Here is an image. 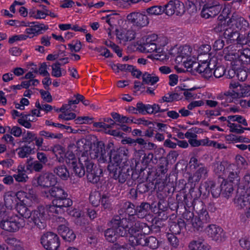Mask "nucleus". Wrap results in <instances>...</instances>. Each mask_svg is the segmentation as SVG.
<instances>
[{
  "label": "nucleus",
  "mask_w": 250,
  "mask_h": 250,
  "mask_svg": "<svg viewBox=\"0 0 250 250\" xmlns=\"http://www.w3.org/2000/svg\"><path fill=\"white\" fill-rule=\"evenodd\" d=\"M169 230L170 234L175 235L180 234L183 233L185 230H188V227L186 226V223L182 219L179 218L176 221H171L169 223Z\"/></svg>",
  "instance_id": "393cba45"
},
{
  "label": "nucleus",
  "mask_w": 250,
  "mask_h": 250,
  "mask_svg": "<svg viewBox=\"0 0 250 250\" xmlns=\"http://www.w3.org/2000/svg\"><path fill=\"white\" fill-rule=\"evenodd\" d=\"M146 12L151 15H159L164 12V7L160 5H155L148 8Z\"/></svg>",
  "instance_id": "603ef678"
},
{
  "label": "nucleus",
  "mask_w": 250,
  "mask_h": 250,
  "mask_svg": "<svg viewBox=\"0 0 250 250\" xmlns=\"http://www.w3.org/2000/svg\"><path fill=\"white\" fill-rule=\"evenodd\" d=\"M61 66V63L59 62H56L52 65L51 75L53 77L59 78L62 76Z\"/></svg>",
  "instance_id": "5fc2aeb1"
},
{
  "label": "nucleus",
  "mask_w": 250,
  "mask_h": 250,
  "mask_svg": "<svg viewBox=\"0 0 250 250\" xmlns=\"http://www.w3.org/2000/svg\"><path fill=\"white\" fill-rule=\"evenodd\" d=\"M4 205L9 209H12L15 208L19 202H17L13 193H7L4 196Z\"/></svg>",
  "instance_id": "a19ab883"
},
{
  "label": "nucleus",
  "mask_w": 250,
  "mask_h": 250,
  "mask_svg": "<svg viewBox=\"0 0 250 250\" xmlns=\"http://www.w3.org/2000/svg\"><path fill=\"white\" fill-rule=\"evenodd\" d=\"M137 109L138 114L143 115H150V104H145L142 102H139L137 103Z\"/></svg>",
  "instance_id": "de8ad7c7"
},
{
  "label": "nucleus",
  "mask_w": 250,
  "mask_h": 250,
  "mask_svg": "<svg viewBox=\"0 0 250 250\" xmlns=\"http://www.w3.org/2000/svg\"><path fill=\"white\" fill-rule=\"evenodd\" d=\"M116 14H110L102 18L103 20L110 26H113L116 22Z\"/></svg>",
  "instance_id": "69168bd1"
},
{
  "label": "nucleus",
  "mask_w": 250,
  "mask_h": 250,
  "mask_svg": "<svg viewBox=\"0 0 250 250\" xmlns=\"http://www.w3.org/2000/svg\"><path fill=\"white\" fill-rule=\"evenodd\" d=\"M118 217L114 216L110 221L111 228L104 231L105 239L109 242H115L119 237L128 238L127 229L120 223Z\"/></svg>",
  "instance_id": "39448f33"
},
{
  "label": "nucleus",
  "mask_w": 250,
  "mask_h": 250,
  "mask_svg": "<svg viewBox=\"0 0 250 250\" xmlns=\"http://www.w3.org/2000/svg\"><path fill=\"white\" fill-rule=\"evenodd\" d=\"M53 152L58 161L60 163L65 161L69 168L78 161L73 152L68 151L64 153L62 148L60 146L55 147Z\"/></svg>",
  "instance_id": "4468645a"
},
{
  "label": "nucleus",
  "mask_w": 250,
  "mask_h": 250,
  "mask_svg": "<svg viewBox=\"0 0 250 250\" xmlns=\"http://www.w3.org/2000/svg\"><path fill=\"white\" fill-rule=\"evenodd\" d=\"M240 51H238V62L241 63H247L250 61V48H242Z\"/></svg>",
  "instance_id": "37998d69"
},
{
  "label": "nucleus",
  "mask_w": 250,
  "mask_h": 250,
  "mask_svg": "<svg viewBox=\"0 0 250 250\" xmlns=\"http://www.w3.org/2000/svg\"><path fill=\"white\" fill-rule=\"evenodd\" d=\"M150 50L154 53L150 54L147 58L151 60H164L166 59L167 54L164 51V48H150Z\"/></svg>",
  "instance_id": "58836bf2"
},
{
  "label": "nucleus",
  "mask_w": 250,
  "mask_h": 250,
  "mask_svg": "<svg viewBox=\"0 0 250 250\" xmlns=\"http://www.w3.org/2000/svg\"><path fill=\"white\" fill-rule=\"evenodd\" d=\"M129 243L132 247L141 245L147 246L152 250L157 249L159 245V241L155 237H146L141 234L136 236H131Z\"/></svg>",
  "instance_id": "9b49d317"
},
{
  "label": "nucleus",
  "mask_w": 250,
  "mask_h": 250,
  "mask_svg": "<svg viewBox=\"0 0 250 250\" xmlns=\"http://www.w3.org/2000/svg\"><path fill=\"white\" fill-rule=\"evenodd\" d=\"M152 228L146 223L136 221L132 225V227L127 229L128 234V240L131 236H136L140 234L145 235L148 234L151 231Z\"/></svg>",
  "instance_id": "2eb2a0df"
},
{
  "label": "nucleus",
  "mask_w": 250,
  "mask_h": 250,
  "mask_svg": "<svg viewBox=\"0 0 250 250\" xmlns=\"http://www.w3.org/2000/svg\"><path fill=\"white\" fill-rule=\"evenodd\" d=\"M15 197L18 202L19 203H27V204H30V203H28L27 201L25 200V197L26 196V192L19 191H18L16 193H13Z\"/></svg>",
  "instance_id": "052dcab7"
},
{
  "label": "nucleus",
  "mask_w": 250,
  "mask_h": 250,
  "mask_svg": "<svg viewBox=\"0 0 250 250\" xmlns=\"http://www.w3.org/2000/svg\"><path fill=\"white\" fill-rule=\"evenodd\" d=\"M167 203L165 201L161 200L158 203L157 207H155L154 211L159 219L166 220L169 216L167 212Z\"/></svg>",
  "instance_id": "bb28decb"
},
{
  "label": "nucleus",
  "mask_w": 250,
  "mask_h": 250,
  "mask_svg": "<svg viewBox=\"0 0 250 250\" xmlns=\"http://www.w3.org/2000/svg\"><path fill=\"white\" fill-rule=\"evenodd\" d=\"M175 188L171 183L165 184L164 182L158 184V193L163 198L172 195Z\"/></svg>",
  "instance_id": "c85d7f7f"
},
{
  "label": "nucleus",
  "mask_w": 250,
  "mask_h": 250,
  "mask_svg": "<svg viewBox=\"0 0 250 250\" xmlns=\"http://www.w3.org/2000/svg\"><path fill=\"white\" fill-rule=\"evenodd\" d=\"M143 83L144 84L154 85L159 81V78L158 76H152L148 72H145L142 76Z\"/></svg>",
  "instance_id": "a18cd8bd"
},
{
  "label": "nucleus",
  "mask_w": 250,
  "mask_h": 250,
  "mask_svg": "<svg viewBox=\"0 0 250 250\" xmlns=\"http://www.w3.org/2000/svg\"><path fill=\"white\" fill-rule=\"evenodd\" d=\"M27 38H28V36L26 34L16 35L9 38L8 42L10 44H13L14 42H18L19 41L25 40Z\"/></svg>",
  "instance_id": "338daca9"
},
{
  "label": "nucleus",
  "mask_w": 250,
  "mask_h": 250,
  "mask_svg": "<svg viewBox=\"0 0 250 250\" xmlns=\"http://www.w3.org/2000/svg\"><path fill=\"white\" fill-rule=\"evenodd\" d=\"M121 211L124 214L122 215L120 213V215H115L118 217L120 223L126 229L132 227V225L136 222V208L135 205L130 202H125L122 208Z\"/></svg>",
  "instance_id": "1a4fd4ad"
},
{
  "label": "nucleus",
  "mask_w": 250,
  "mask_h": 250,
  "mask_svg": "<svg viewBox=\"0 0 250 250\" xmlns=\"http://www.w3.org/2000/svg\"><path fill=\"white\" fill-rule=\"evenodd\" d=\"M210 65V62L207 60L197 62V64L194 68V72L198 73L205 79H209L212 76L213 68Z\"/></svg>",
  "instance_id": "6ab92c4d"
},
{
  "label": "nucleus",
  "mask_w": 250,
  "mask_h": 250,
  "mask_svg": "<svg viewBox=\"0 0 250 250\" xmlns=\"http://www.w3.org/2000/svg\"><path fill=\"white\" fill-rule=\"evenodd\" d=\"M205 232L212 240L221 242L224 239L225 232L223 229L216 224H209L205 229Z\"/></svg>",
  "instance_id": "dca6fc26"
},
{
  "label": "nucleus",
  "mask_w": 250,
  "mask_h": 250,
  "mask_svg": "<svg viewBox=\"0 0 250 250\" xmlns=\"http://www.w3.org/2000/svg\"><path fill=\"white\" fill-rule=\"evenodd\" d=\"M116 38L122 43L127 41V38L125 36V29H116Z\"/></svg>",
  "instance_id": "680f3d73"
},
{
  "label": "nucleus",
  "mask_w": 250,
  "mask_h": 250,
  "mask_svg": "<svg viewBox=\"0 0 250 250\" xmlns=\"http://www.w3.org/2000/svg\"><path fill=\"white\" fill-rule=\"evenodd\" d=\"M219 98L222 100L221 104L224 107L228 106L229 103L233 102L234 100L239 99L236 97L235 91L230 90L220 95Z\"/></svg>",
  "instance_id": "473e14b6"
},
{
  "label": "nucleus",
  "mask_w": 250,
  "mask_h": 250,
  "mask_svg": "<svg viewBox=\"0 0 250 250\" xmlns=\"http://www.w3.org/2000/svg\"><path fill=\"white\" fill-rule=\"evenodd\" d=\"M90 149L88 155L92 158L97 159L99 163H108L107 169L111 178L121 184L127 181L128 185H132L139 176L134 169L133 163L128 159V150L120 147L117 150L113 148V144L108 143L105 145L102 141H97L94 143L93 148L89 145Z\"/></svg>",
  "instance_id": "f257e3e1"
},
{
  "label": "nucleus",
  "mask_w": 250,
  "mask_h": 250,
  "mask_svg": "<svg viewBox=\"0 0 250 250\" xmlns=\"http://www.w3.org/2000/svg\"><path fill=\"white\" fill-rule=\"evenodd\" d=\"M57 179L55 175L51 173H45L41 174L37 177L38 185L48 189L53 186L56 185Z\"/></svg>",
  "instance_id": "412c9836"
},
{
  "label": "nucleus",
  "mask_w": 250,
  "mask_h": 250,
  "mask_svg": "<svg viewBox=\"0 0 250 250\" xmlns=\"http://www.w3.org/2000/svg\"><path fill=\"white\" fill-rule=\"evenodd\" d=\"M13 177L19 182H26V179L28 178L27 175L23 172L22 170L18 169V173L13 175Z\"/></svg>",
  "instance_id": "774afa93"
},
{
  "label": "nucleus",
  "mask_w": 250,
  "mask_h": 250,
  "mask_svg": "<svg viewBox=\"0 0 250 250\" xmlns=\"http://www.w3.org/2000/svg\"><path fill=\"white\" fill-rule=\"evenodd\" d=\"M39 135L41 136H43L45 138L48 139H61L62 137V134L61 133L54 134L45 130L40 131Z\"/></svg>",
  "instance_id": "6e6d98bb"
},
{
  "label": "nucleus",
  "mask_w": 250,
  "mask_h": 250,
  "mask_svg": "<svg viewBox=\"0 0 250 250\" xmlns=\"http://www.w3.org/2000/svg\"><path fill=\"white\" fill-rule=\"evenodd\" d=\"M58 231L62 238L66 241L71 242L76 238V235L74 231L65 225H59Z\"/></svg>",
  "instance_id": "cd10ccee"
},
{
  "label": "nucleus",
  "mask_w": 250,
  "mask_h": 250,
  "mask_svg": "<svg viewBox=\"0 0 250 250\" xmlns=\"http://www.w3.org/2000/svg\"><path fill=\"white\" fill-rule=\"evenodd\" d=\"M229 22L226 25L227 26L231 27L235 30L245 31L248 30L250 27L248 21L243 17L234 14L231 18L229 20Z\"/></svg>",
  "instance_id": "f3484780"
},
{
  "label": "nucleus",
  "mask_w": 250,
  "mask_h": 250,
  "mask_svg": "<svg viewBox=\"0 0 250 250\" xmlns=\"http://www.w3.org/2000/svg\"><path fill=\"white\" fill-rule=\"evenodd\" d=\"M181 61L183 62L185 67L190 69L189 71L194 72V68L197 64L196 57L188 55L186 57L183 56Z\"/></svg>",
  "instance_id": "f704fd0d"
},
{
  "label": "nucleus",
  "mask_w": 250,
  "mask_h": 250,
  "mask_svg": "<svg viewBox=\"0 0 250 250\" xmlns=\"http://www.w3.org/2000/svg\"><path fill=\"white\" fill-rule=\"evenodd\" d=\"M102 196L98 192H92L89 195V201L93 206L98 207L101 203Z\"/></svg>",
  "instance_id": "09e8293b"
},
{
  "label": "nucleus",
  "mask_w": 250,
  "mask_h": 250,
  "mask_svg": "<svg viewBox=\"0 0 250 250\" xmlns=\"http://www.w3.org/2000/svg\"><path fill=\"white\" fill-rule=\"evenodd\" d=\"M42 194L44 197L47 198H53L52 201L53 204L55 203L57 205L58 203H63L66 206H71L72 205V200L67 197V193L62 188L58 186H53L50 188L43 191Z\"/></svg>",
  "instance_id": "0eeeda50"
},
{
  "label": "nucleus",
  "mask_w": 250,
  "mask_h": 250,
  "mask_svg": "<svg viewBox=\"0 0 250 250\" xmlns=\"http://www.w3.org/2000/svg\"><path fill=\"white\" fill-rule=\"evenodd\" d=\"M27 203H18L14 208L19 214L20 217L23 219H30L34 226L40 229L45 228L46 224L44 222L46 213L45 209L43 206H40L32 211H31L27 207Z\"/></svg>",
  "instance_id": "7ed1b4c3"
},
{
  "label": "nucleus",
  "mask_w": 250,
  "mask_h": 250,
  "mask_svg": "<svg viewBox=\"0 0 250 250\" xmlns=\"http://www.w3.org/2000/svg\"><path fill=\"white\" fill-rule=\"evenodd\" d=\"M243 188L237 189L234 203L242 208L250 204V174H246L243 178Z\"/></svg>",
  "instance_id": "6e6552de"
},
{
  "label": "nucleus",
  "mask_w": 250,
  "mask_h": 250,
  "mask_svg": "<svg viewBox=\"0 0 250 250\" xmlns=\"http://www.w3.org/2000/svg\"><path fill=\"white\" fill-rule=\"evenodd\" d=\"M222 194L226 198H229L233 191V183L224 179L220 185Z\"/></svg>",
  "instance_id": "4c0bfd02"
},
{
  "label": "nucleus",
  "mask_w": 250,
  "mask_h": 250,
  "mask_svg": "<svg viewBox=\"0 0 250 250\" xmlns=\"http://www.w3.org/2000/svg\"><path fill=\"white\" fill-rule=\"evenodd\" d=\"M102 207L106 211H110L112 209L111 200L109 197L105 194H103L101 201Z\"/></svg>",
  "instance_id": "8fccbe9b"
},
{
  "label": "nucleus",
  "mask_w": 250,
  "mask_h": 250,
  "mask_svg": "<svg viewBox=\"0 0 250 250\" xmlns=\"http://www.w3.org/2000/svg\"><path fill=\"white\" fill-rule=\"evenodd\" d=\"M150 205L148 203L143 202L136 208V216L139 218H144L149 213Z\"/></svg>",
  "instance_id": "72a5a7b5"
},
{
  "label": "nucleus",
  "mask_w": 250,
  "mask_h": 250,
  "mask_svg": "<svg viewBox=\"0 0 250 250\" xmlns=\"http://www.w3.org/2000/svg\"><path fill=\"white\" fill-rule=\"evenodd\" d=\"M228 126L229 127V131L232 133L242 134L245 130L250 131V127H244L239 124L231 123L229 121H228Z\"/></svg>",
  "instance_id": "c03bdc74"
},
{
  "label": "nucleus",
  "mask_w": 250,
  "mask_h": 250,
  "mask_svg": "<svg viewBox=\"0 0 250 250\" xmlns=\"http://www.w3.org/2000/svg\"><path fill=\"white\" fill-rule=\"evenodd\" d=\"M208 176V171L205 167H200L193 174V176L189 179V181L191 183L190 189V194L193 195L195 186L198 184L202 178H206Z\"/></svg>",
  "instance_id": "b1692460"
},
{
  "label": "nucleus",
  "mask_w": 250,
  "mask_h": 250,
  "mask_svg": "<svg viewBox=\"0 0 250 250\" xmlns=\"http://www.w3.org/2000/svg\"><path fill=\"white\" fill-rule=\"evenodd\" d=\"M24 225V219L17 214L11 216L6 221L0 223V228L9 232H16Z\"/></svg>",
  "instance_id": "f8f14e48"
},
{
  "label": "nucleus",
  "mask_w": 250,
  "mask_h": 250,
  "mask_svg": "<svg viewBox=\"0 0 250 250\" xmlns=\"http://www.w3.org/2000/svg\"><path fill=\"white\" fill-rule=\"evenodd\" d=\"M76 145L77 150L79 152L80 157L78 161L70 167V169L76 176L81 178L86 174L89 182L97 183L103 174V170L95 165L93 160L88 156L90 147L82 141H78Z\"/></svg>",
  "instance_id": "f03ea898"
},
{
  "label": "nucleus",
  "mask_w": 250,
  "mask_h": 250,
  "mask_svg": "<svg viewBox=\"0 0 250 250\" xmlns=\"http://www.w3.org/2000/svg\"><path fill=\"white\" fill-rule=\"evenodd\" d=\"M188 199L186 195L184 196V202L186 206L189 208L193 206V208L197 214L195 216L194 219V231H202L205 225L209 223L211 221L210 217L207 209L206 206L204 204L203 202L199 201L198 203L193 204L192 199H190V202L189 203L187 201Z\"/></svg>",
  "instance_id": "20e7f679"
},
{
  "label": "nucleus",
  "mask_w": 250,
  "mask_h": 250,
  "mask_svg": "<svg viewBox=\"0 0 250 250\" xmlns=\"http://www.w3.org/2000/svg\"><path fill=\"white\" fill-rule=\"evenodd\" d=\"M54 173L61 179L66 180L69 177V172L64 165H61L56 167L54 169Z\"/></svg>",
  "instance_id": "79ce46f5"
},
{
  "label": "nucleus",
  "mask_w": 250,
  "mask_h": 250,
  "mask_svg": "<svg viewBox=\"0 0 250 250\" xmlns=\"http://www.w3.org/2000/svg\"><path fill=\"white\" fill-rule=\"evenodd\" d=\"M35 106L39 109V110H43L45 112V113H47L51 111L53 107L50 104H41L40 101L39 100H37L35 103Z\"/></svg>",
  "instance_id": "0e129e2a"
},
{
  "label": "nucleus",
  "mask_w": 250,
  "mask_h": 250,
  "mask_svg": "<svg viewBox=\"0 0 250 250\" xmlns=\"http://www.w3.org/2000/svg\"><path fill=\"white\" fill-rule=\"evenodd\" d=\"M22 134V130L20 127L18 126H13L12 127V132L11 134H5L1 138V141L6 144L11 145V147H14L16 145V142L13 137L11 135L16 137H19Z\"/></svg>",
  "instance_id": "a878e982"
},
{
  "label": "nucleus",
  "mask_w": 250,
  "mask_h": 250,
  "mask_svg": "<svg viewBox=\"0 0 250 250\" xmlns=\"http://www.w3.org/2000/svg\"><path fill=\"white\" fill-rule=\"evenodd\" d=\"M221 10V6L217 3H207L204 5L201 11V16L206 19L213 18L218 15Z\"/></svg>",
  "instance_id": "5701e85b"
},
{
  "label": "nucleus",
  "mask_w": 250,
  "mask_h": 250,
  "mask_svg": "<svg viewBox=\"0 0 250 250\" xmlns=\"http://www.w3.org/2000/svg\"><path fill=\"white\" fill-rule=\"evenodd\" d=\"M41 243L46 250H57L60 245L59 236L50 231L43 234L41 237Z\"/></svg>",
  "instance_id": "ddd939ff"
},
{
  "label": "nucleus",
  "mask_w": 250,
  "mask_h": 250,
  "mask_svg": "<svg viewBox=\"0 0 250 250\" xmlns=\"http://www.w3.org/2000/svg\"><path fill=\"white\" fill-rule=\"evenodd\" d=\"M158 36L156 34L149 35L143 37L140 41L139 45L141 47L144 46H156Z\"/></svg>",
  "instance_id": "ea45409f"
},
{
  "label": "nucleus",
  "mask_w": 250,
  "mask_h": 250,
  "mask_svg": "<svg viewBox=\"0 0 250 250\" xmlns=\"http://www.w3.org/2000/svg\"><path fill=\"white\" fill-rule=\"evenodd\" d=\"M52 205H49L47 207H44L43 206L45 209V213L46 215L45 217L44 218V222L46 223L45 220L46 219L47 217V215H49V212L50 213H54L57 214H59V213H62V212H63L64 210V208H66L67 207H69L70 206H66L65 204H64L63 203L59 204L58 203L57 205H56L55 203L53 204Z\"/></svg>",
  "instance_id": "c756f323"
},
{
  "label": "nucleus",
  "mask_w": 250,
  "mask_h": 250,
  "mask_svg": "<svg viewBox=\"0 0 250 250\" xmlns=\"http://www.w3.org/2000/svg\"><path fill=\"white\" fill-rule=\"evenodd\" d=\"M190 250H209L210 246L201 240L191 241L188 246Z\"/></svg>",
  "instance_id": "e433bc0d"
},
{
  "label": "nucleus",
  "mask_w": 250,
  "mask_h": 250,
  "mask_svg": "<svg viewBox=\"0 0 250 250\" xmlns=\"http://www.w3.org/2000/svg\"><path fill=\"white\" fill-rule=\"evenodd\" d=\"M184 8L183 2L178 0H170L165 5L164 12L168 16H172L174 14L179 15L184 12Z\"/></svg>",
  "instance_id": "aec40b11"
},
{
  "label": "nucleus",
  "mask_w": 250,
  "mask_h": 250,
  "mask_svg": "<svg viewBox=\"0 0 250 250\" xmlns=\"http://www.w3.org/2000/svg\"><path fill=\"white\" fill-rule=\"evenodd\" d=\"M127 19L133 25L139 28L145 27L149 23L147 17L139 12H133L129 14L127 16Z\"/></svg>",
  "instance_id": "4be33fe9"
},
{
  "label": "nucleus",
  "mask_w": 250,
  "mask_h": 250,
  "mask_svg": "<svg viewBox=\"0 0 250 250\" xmlns=\"http://www.w3.org/2000/svg\"><path fill=\"white\" fill-rule=\"evenodd\" d=\"M29 116H31L30 114L24 115V116H22L21 118L18 119V122L24 127L26 128H30L32 126V125L30 122H33V119L30 120V119H28V117Z\"/></svg>",
  "instance_id": "3c124183"
},
{
  "label": "nucleus",
  "mask_w": 250,
  "mask_h": 250,
  "mask_svg": "<svg viewBox=\"0 0 250 250\" xmlns=\"http://www.w3.org/2000/svg\"><path fill=\"white\" fill-rule=\"evenodd\" d=\"M201 130H202L201 128H199L197 127H193L185 134V137L187 139H189V140L196 138L197 136L195 133H200Z\"/></svg>",
  "instance_id": "4d7b16f0"
},
{
  "label": "nucleus",
  "mask_w": 250,
  "mask_h": 250,
  "mask_svg": "<svg viewBox=\"0 0 250 250\" xmlns=\"http://www.w3.org/2000/svg\"><path fill=\"white\" fill-rule=\"evenodd\" d=\"M167 167L168 162L167 160H164L163 163H160L157 166L155 173L156 178L158 179L157 180H167Z\"/></svg>",
  "instance_id": "7c9ffc66"
},
{
  "label": "nucleus",
  "mask_w": 250,
  "mask_h": 250,
  "mask_svg": "<svg viewBox=\"0 0 250 250\" xmlns=\"http://www.w3.org/2000/svg\"><path fill=\"white\" fill-rule=\"evenodd\" d=\"M222 30V27L221 30ZM224 36L226 39L229 40L230 42H236V43L241 45L247 44L250 47V33H249L247 37L240 36L239 33L232 29L231 27L224 25L223 29Z\"/></svg>",
  "instance_id": "9d476101"
},
{
  "label": "nucleus",
  "mask_w": 250,
  "mask_h": 250,
  "mask_svg": "<svg viewBox=\"0 0 250 250\" xmlns=\"http://www.w3.org/2000/svg\"><path fill=\"white\" fill-rule=\"evenodd\" d=\"M34 146V145H33ZM19 151L18 154L19 157L21 158H27L32 153L34 150V147L28 145H24L18 148Z\"/></svg>",
  "instance_id": "49530a36"
},
{
  "label": "nucleus",
  "mask_w": 250,
  "mask_h": 250,
  "mask_svg": "<svg viewBox=\"0 0 250 250\" xmlns=\"http://www.w3.org/2000/svg\"><path fill=\"white\" fill-rule=\"evenodd\" d=\"M198 192L193 195L194 199L201 197L203 199H207L210 194L213 198H218L221 193V188L219 183H216L212 180H207L202 182L197 188Z\"/></svg>",
  "instance_id": "423d86ee"
},
{
  "label": "nucleus",
  "mask_w": 250,
  "mask_h": 250,
  "mask_svg": "<svg viewBox=\"0 0 250 250\" xmlns=\"http://www.w3.org/2000/svg\"><path fill=\"white\" fill-rule=\"evenodd\" d=\"M91 56H95L94 53H99L100 56L104 57L105 58H112L113 55L108 49L107 48H89L87 51Z\"/></svg>",
  "instance_id": "c9c22d12"
},
{
  "label": "nucleus",
  "mask_w": 250,
  "mask_h": 250,
  "mask_svg": "<svg viewBox=\"0 0 250 250\" xmlns=\"http://www.w3.org/2000/svg\"><path fill=\"white\" fill-rule=\"evenodd\" d=\"M25 26H29L30 27L26 28L25 33L28 38H32L39 34H42L48 29V26L43 23H41L38 22H28Z\"/></svg>",
  "instance_id": "a211bd4d"
},
{
  "label": "nucleus",
  "mask_w": 250,
  "mask_h": 250,
  "mask_svg": "<svg viewBox=\"0 0 250 250\" xmlns=\"http://www.w3.org/2000/svg\"><path fill=\"white\" fill-rule=\"evenodd\" d=\"M136 188L140 194L145 193L150 190V183L147 182L140 183L137 185Z\"/></svg>",
  "instance_id": "13d9d810"
},
{
  "label": "nucleus",
  "mask_w": 250,
  "mask_h": 250,
  "mask_svg": "<svg viewBox=\"0 0 250 250\" xmlns=\"http://www.w3.org/2000/svg\"><path fill=\"white\" fill-rule=\"evenodd\" d=\"M176 235L170 234L169 233H167V240L170 245L174 248H177L179 243V239L176 236Z\"/></svg>",
  "instance_id": "e2e57ef3"
},
{
  "label": "nucleus",
  "mask_w": 250,
  "mask_h": 250,
  "mask_svg": "<svg viewBox=\"0 0 250 250\" xmlns=\"http://www.w3.org/2000/svg\"><path fill=\"white\" fill-rule=\"evenodd\" d=\"M236 97L238 98L241 97H248L250 95V85L243 86L241 85V87L238 91H235Z\"/></svg>",
  "instance_id": "864d4df0"
},
{
  "label": "nucleus",
  "mask_w": 250,
  "mask_h": 250,
  "mask_svg": "<svg viewBox=\"0 0 250 250\" xmlns=\"http://www.w3.org/2000/svg\"><path fill=\"white\" fill-rule=\"evenodd\" d=\"M183 219L186 223V226L188 228V230L190 231H194V219L195 216L194 215L193 212L187 210L185 208V211L182 214Z\"/></svg>",
  "instance_id": "2f4dec72"
},
{
  "label": "nucleus",
  "mask_w": 250,
  "mask_h": 250,
  "mask_svg": "<svg viewBox=\"0 0 250 250\" xmlns=\"http://www.w3.org/2000/svg\"><path fill=\"white\" fill-rule=\"evenodd\" d=\"M228 118L229 120L237 122L245 126H248V125L247 120L241 115H230L228 117Z\"/></svg>",
  "instance_id": "bf43d9fd"
}]
</instances>
